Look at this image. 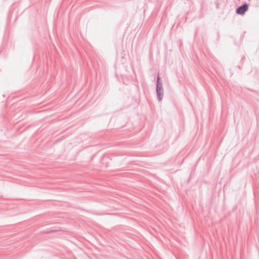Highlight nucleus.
Returning a JSON list of instances; mask_svg holds the SVG:
<instances>
[{
    "label": "nucleus",
    "mask_w": 259,
    "mask_h": 259,
    "mask_svg": "<svg viewBox=\"0 0 259 259\" xmlns=\"http://www.w3.org/2000/svg\"><path fill=\"white\" fill-rule=\"evenodd\" d=\"M248 5L246 3H244L236 9V13L238 15H243L248 10Z\"/></svg>",
    "instance_id": "nucleus-2"
},
{
    "label": "nucleus",
    "mask_w": 259,
    "mask_h": 259,
    "mask_svg": "<svg viewBox=\"0 0 259 259\" xmlns=\"http://www.w3.org/2000/svg\"><path fill=\"white\" fill-rule=\"evenodd\" d=\"M156 92L158 100L161 101L163 97V89L159 75L157 76V78Z\"/></svg>",
    "instance_id": "nucleus-1"
}]
</instances>
